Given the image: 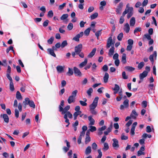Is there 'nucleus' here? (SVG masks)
I'll list each match as a JSON object with an SVG mask.
<instances>
[{"instance_id":"obj_1","label":"nucleus","mask_w":158,"mask_h":158,"mask_svg":"<svg viewBox=\"0 0 158 158\" xmlns=\"http://www.w3.org/2000/svg\"><path fill=\"white\" fill-rule=\"evenodd\" d=\"M82 48V45L81 44H80L75 47L74 50L77 55H78L81 58H83L84 57V55L83 53L81 52Z\"/></svg>"},{"instance_id":"obj_2","label":"nucleus","mask_w":158,"mask_h":158,"mask_svg":"<svg viewBox=\"0 0 158 158\" xmlns=\"http://www.w3.org/2000/svg\"><path fill=\"white\" fill-rule=\"evenodd\" d=\"M23 103L25 105H29L31 107H32L33 108L35 107V105L34 102L32 100H30L29 98H25V100L23 102Z\"/></svg>"},{"instance_id":"obj_3","label":"nucleus","mask_w":158,"mask_h":158,"mask_svg":"<svg viewBox=\"0 0 158 158\" xmlns=\"http://www.w3.org/2000/svg\"><path fill=\"white\" fill-rule=\"evenodd\" d=\"M99 99L98 97H96L93 103L89 106V110L95 109L98 105V102Z\"/></svg>"},{"instance_id":"obj_4","label":"nucleus","mask_w":158,"mask_h":158,"mask_svg":"<svg viewBox=\"0 0 158 158\" xmlns=\"http://www.w3.org/2000/svg\"><path fill=\"white\" fill-rule=\"evenodd\" d=\"M59 111L61 112V114H64L67 112L70 108V106L68 105L63 108L62 106H59Z\"/></svg>"},{"instance_id":"obj_5","label":"nucleus","mask_w":158,"mask_h":158,"mask_svg":"<svg viewBox=\"0 0 158 158\" xmlns=\"http://www.w3.org/2000/svg\"><path fill=\"white\" fill-rule=\"evenodd\" d=\"M129 102L128 99L125 100L123 102V104L120 106V109L121 110H123L124 108H127L129 106Z\"/></svg>"},{"instance_id":"obj_6","label":"nucleus","mask_w":158,"mask_h":158,"mask_svg":"<svg viewBox=\"0 0 158 158\" xmlns=\"http://www.w3.org/2000/svg\"><path fill=\"white\" fill-rule=\"evenodd\" d=\"M113 143H112V146L114 149L117 150L119 147L118 142L117 139H112Z\"/></svg>"},{"instance_id":"obj_7","label":"nucleus","mask_w":158,"mask_h":158,"mask_svg":"<svg viewBox=\"0 0 158 158\" xmlns=\"http://www.w3.org/2000/svg\"><path fill=\"white\" fill-rule=\"evenodd\" d=\"M114 43H113L112 37H109L107 40L106 48L107 49L109 48L112 45H114Z\"/></svg>"},{"instance_id":"obj_8","label":"nucleus","mask_w":158,"mask_h":158,"mask_svg":"<svg viewBox=\"0 0 158 158\" xmlns=\"http://www.w3.org/2000/svg\"><path fill=\"white\" fill-rule=\"evenodd\" d=\"M123 2H120L118 5L117 8L116 9V12L117 14H120L121 11L123 7Z\"/></svg>"},{"instance_id":"obj_9","label":"nucleus","mask_w":158,"mask_h":158,"mask_svg":"<svg viewBox=\"0 0 158 158\" xmlns=\"http://www.w3.org/2000/svg\"><path fill=\"white\" fill-rule=\"evenodd\" d=\"M73 70L76 76H81V73L78 69L75 67L73 68Z\"/></svg>"},{"instance_id":"obj_10","label":"nucleus","mask_w":158,"mask_h":158,"mask_svg":"<svg viewBox=\"0 0 158 158\" xmlns=\"http://www.w3.org/2000/svg\"><path fill=\"white\" fill-rule=\"evenodd\" d=\"M148 72L146 71H144L142 73L139 75V77L140 80H142L144 77H146L148 75Z\"/></svg>"},{"instance_id":"obj_11","label":"nucleus","mask_w":158,"mask_h":158,"mask_svg":"<svg viewBox=\"0 0 158 158\" xmlns=\"http://www.w3.org/2000/svg\"><path fill=\"white\" fill-rule=\"evenodd\" d=\"M83 32H81L80 34H77L73 38V40L77 41H79V39L81 37H82L83 35Z\"/></svg>"},{"instance_id":"obj_12","label":"nucleus","mask_w":158,"mask_h":158,"mask_svg":"<svg viewBox=\"0 0 158 158\" xmlns=\"http://www.w3.org/2000/svg\"><path fill=\"white\" fill-rule=\"evenodd\" d=\"M137 124V123L136 122L132 124L131 131V135H134L135 134V128Z\"/></svg>"},{"instance_id":"obj_13","label":"nucleus","mask_w":158,"mask_h":158,"mask_svg":"<svg viewBox=\"0 0 158 158\" xmlns=\"http://www.w3.org/2000/svg\"><path fill=\"white\" fill-rule=\"evenodd\" d=\"M127 9H130V11H133V8L132 7H130V4L129 3H128L126 5V8L125 9V10L123 13V16H125V15L127 14V12H126V11L127 10Z\"/></svg>"},{"instance_id":"obj_14","label":"nucleus","mask_w":158,"mask_h":158,"mask_svg":"<svg viewBox=\"0 0 158 158\" xmlns=\"http://www.w3.org/2000/svg\"><path fill=\"white\" fill-rule=\"evenodd\" d=\"M96 51V48H94L92 50L91 52L88 55L87 57L89 58H91L95 55Z\"/></svg>"},{"instance_id":"obj_15","label":"nucleus","mask_w":158,"mask_h":158,"mask_svg":"<svg viewBox=\"0 0 158 158\" xmlns=\"http://www.w3.org/2000/svg\"><path fill=\"white\" fill-rule=\"evenodd\" d=\"M76 98L72 96H70L68 99V102L69 104L74 103L75 101Z\"/></svg>"},{"instance_id":"obj_16","label":"nucleus","mask_w":158,"mask_h":158,"mask_svg":"<svg viewBox=\"0 0 158 158\" xmlns=\"http://www.w3.org/2000/svg\"><path fill=\"white\" fill-rule=\"evenodd\" d=\"M114 49L115 48L114 46H112L111 48H110L108 52V55L109 56L111 57L113 55Z\"/></svg>"},{"instance_id":"obj_17","label":"nucleus","mask_w":158,"mask_h":158,"mask_svg":"<svg viewBox=\"0 0 158 158\" xmlns=\"http://www.w3.org/2000/svg\"><path fill=\"white\" fill-rule=\"evenodd\" d=\"M130 29V28L129 24L128 23H127L124 25V30L127 33L129 32Z\"/></svg>"},{"instance_id":"obj_18","label":"nucleus","mask_w":158,"mask_h":158,"mask_svg":"<svg viewBox=\"0 0 158 158\" xmlns=\"http://www.w3.org/2000/svg\"><path fill=\"white\" fill-rule=\"evenodd\" d=\"M64 68V67H63L60 65L57 66L56 67L57 72L60 73L62 72L63 71Z\"/></svg>"},{"instance_id":"obj_19","label":"nucleus","mask_w":158,"mask_h":158,"mask_svg":"<svg viewBox=\"0 0 158 158\" xmlns=\"http://www.w3.org/2000/svg\"><path fill=\"white\" fill-rule=\"evenodd\" d=\"M88 119L90 122L89 125H94L95 123L94 120L92 118V116L91 115L88 117Z\"/></svg>"},{"instance_id":"obj_20","label":"nucleus","mask_w":158,"mask_h":158,"mask_svg":"<svg viewBox=\"0 0 158 158\" xmlns=\"http://www.w3.org/2000/svg\"><path fill=\"white\" fill-rule=\"evenodd\" d=\"M47 50L48 53L51 56H54V57H56V55L54 53L53 50L51 48H48Z\"/></svg>"},{"instance_id":"obj_21","label":"nucleus","mask_w":158,"mask_h":158,"mask_svg":"<svg viewBox=\"0 0 158 158\" xmlns=\"http://www.w3.org/2000/svg\"><path fill=\"white\" fill-rule=\"evenodd\" d=\"M126 55L125 53H123L121 61L123 64H125L126 63Z\"/></svg>"},{"instance_id":"obj_22","label":"nucleus","mask_w":158,"mask_h":158,"mask_svg":"<svg viewBox=\"0 0 158 158\" xmlns=\"http://www.w3.org/2000/svg\"><path fill=\"white\" fill-rule=\"evenodd\" d=\"M112 128V125L111 124L110 127L107 128V130L104 132V134L105 135H108V133L110 132Z\"/></svg>"},{"instance_id":"obj_23","label":"nucleus","mask_w":158,"mask_h":158,"mask_svg":"<svg viewBox=\"0 0 158 158\" xmlns=\"http://www.w3.org/2000/svg\"><path fill=\"white\" fill-rule=\"evenodd\" d=\"M87 59L86 58H85L84 60V61L79 64V67L80 68H82L87 63Z\"/></svg>"},{"instance_id":"obj_24","label":"nucleus","mask_w":158,"mask_h":158,"mask_svg":"<svg viewBox=\"0 0 158 158\" xmlns=\"http://www.w3.org/2000/svg\"><path fill=\"white\" fill-rule=\"evenodd\" d=\"M40 10L42 11L43 12L40 13V17L43 16L44 14L46 12V9L44 6H43L40 8Z\"/></svg>"},{"instance_id":"obj_25","label":"nucleus","mask_w":158,"mask_h":158,"mask_svg":"<svg viewBox=\"0 0 158 158\" xmlns=\"http://www.w3.org/2000/svg\"><path fill=\"white\" fill-rule=\"evenodd\" d=\"M109 77V75L107 73H106L103 77L104 82L105 83H107L108 82Z\"/></svg>"},{"instance_id":"obj_26","label":"nucleus","mask_w":158,"mask_h":158,"mask_svg":"<svg viewBox=\"0 0 158 158\" xmlns=\"http://www.w3.org/2000/svg\"><path fill=\"white\" fill-rule=\"evenodd\" d=\"M138 114L135 110H133L131 114V117L133 118H135L136 116H137Z\"/></svg>"},{"instance_id":"obj_27","label":"nucleus","mask_w":158,"mask_h":158,"mask_svg":"<svg viewBox=\"0 0 158 158\" xmlns=\"http://www.w3.org/2000/svg\"><path fill=\"white\" fill-rule=\"evenodd\" d=\"M135 22V19L134 17H132L130 20V24L131 26H134Z\"/></svg>"},{"instance_id":"obj_28","label":"nucleus","mask_w":158,"mask_h":158,"mask_svg":"<svg viewBox=\"0 0 158 158\" xmlns=\"http://www.w3.org/2000/svg\"><path fill=\"white\" fill-rule=\"evenodd\" d=\"M157 56V53L156 51H155L154 52L153 54L152 55H150L149 57V59L150 60L151 62L153 61V57L154 56H155L156 57V56Z\"/></svg>"},{"instance_id":"obj_29","label":"nucleus","mask_w":158,"mask_h":158,"mask_svg":"<svg viewBox=\"0 0 158 158\" xmlns=\"http://www.w3.org/2000/svg\"><path fill=\"white\" fill-rule=\"evenodd\" d=\"M2 117L4 121L6 123H8L9 121V118L8 116L6 114H4L2 115Z\"/></svg>"},{"instance_id":"obj_30","label":"nucleus","mask_w":158,"mask_h":158,"mask_svg":"<svg viewBox=\"0 0 158 158\" xmlns=\"http://www.w3.org/2000/svg\"><path fill=\"white\" fill-rule=\"evenodd\" d=\"M91 152V147L89 146H88L85 150V154L87 155L89 154Z\"/></svg>"},{"instance_id":"obj_31","label":"nucleus","mask_w":158,"mask_h":158,"mask_svg":"<svg viewBox=\"0 0 158 158\" xmlns=\"http://www.w3.org/2000/svg\"><path fill=\"white\" fill-rule=\"evenodd\" d=\"M125 69L126 70L129 72L133 71L135 69V68L130 66H126L125 67Z\"/></svg>"},{"instance_id":"obj_32","label":"nucleus","mask_w":158,"mask_h":158,"mask_svg":"<svg viewBox=\"0 0 158 158\" xmlns=\"http://www.w3.org/2000/svg\"><path fill=\"white\" fill-rule=\"evenodd\" d=\"M109 148V146L107 143H105L104 144V147L102 149V150L105 151L108 149Z\"/></svg>"},{"instance_id":"obj_33","label":"nucleus","mask_w":158,"mask_h":158,"mask_svg":"<svg viewBox=\"0 0 158 158\" xmlns=\"http://www.w3.org/2000/svg\"><path fill=\"white\" fill-rule=\"evenodd\" d=\"M64 114V116L66 115L67 118L68 117L69 118H73V115L69 111H68L67 113Z\"/></svg>"},{"instance_id":"obj_34","label":"nucleus","mask_w":158,"mask_h":158,"mask_svg":"<svg viewBox=\"0 0 158 158\" xmlns=\"http://www.w3.org/2000/svg\"><path fill=\"white\" fill-rule=\"evenodd\" d=\"M98 15V13L96 12L90 16V19H94L97 18Z\"/></svg>"},{"instance_id":"obj_35","label":"nucleus","mask_w":158,"mask_h":158,"mask_svg":"<svg viewBox=\"0 0 158 158\" xmlns=\"http://www.w3.org/2000/svg\"><path fill=\"white\" fill-rule=\"evenodd\" d=\"M91 30L90 27L88 28L84 31V33L86 36H88L90 33Z\"/></svg>"},{"instance_id":"obj_36","label":"nucleus","mask_w":158,"mask_h":158,"mask_svg":"<svg viewBox=\"0 0 158 158\" xmlns=\"http://www.w3.org/2000/svg\"><path fill=\"white\" fill-rule=\"evenodd\" d=\"M144 63L143 62H141L139 64L138 66V68L139 69H141L143 67Z\"/></svg>"},{"instance_id":"obj_37","label":"nucleus","mask_w":158,"mask_h":158,"mask_svg":"<svg viewBox=\"0 0 158 158\" xmlns=\"http://www.w3.org/2000/svg\"><path fill=\"white\" fill-rule=\"evenodd\" d=\"M16 98L18 99H20L22 98V96L20 92L19 91H17L16 92Z\"/></svg>"},{"instance_id":"obj_38","label":"nucleus","mask_w":158,"mask_h":158,"mask_svg":"<svg viewBox=\"0 0 158 158\" xmlns=\"http://www.w3.org/2000/svg\"><path fill=\"white\" fill-rule=\"evenodd\" d=\"M61 48H64L68 45L67 41L66 40L62 42L61 44Z\"/></svg>"},{"instance_id":"obj_39","label":"nucleus","mask_w":158,"mask_h":158,"mask_svg":"<svg viewBox=\"0 0 158 158\" xmlns=\"http://www.w3.org/2000/svg\"><path fill=\"white\" fill-rule=\"evenodd\" d=\"M54 38L53 36L51 37L48 40L47 42L49 44H52L54 40Z\"/></svg>"},{"instance_id":"obj_40","label":"nucleus","mask_w":158,"mask_h":158,"mask_svg":"<svg viewBox=\"0 0 158 158\" xmlns=\"http://www.w3.org/2000/svg\"><path fill=\"white\" fill-rule=\"evenodd\" d=\"M93 92V89L92 88H90L87 91V93L88 94V95L89 96H91V93Z\"/></svg>"},{"instance_id":"obj_41","label":"nucleus","mask_w":158,"mask_h":158,"mask_svg":"<svg viewBox=\"0 0 158 158\" xmlns=\"http://www.w3.org/2000/svg\"><path fill=\"white\" fill-rule=\"evenodd\" d=\"M123 33H120L118 36L117 39L119 41H121L122 40V38L123 37Z\"/></svg>"},{"instance_id":"obj_42","label":"nucleus","mask_w":158,"mask_h":158,"mask_svg":"<svg viewBox=\"0 0 158 158\" xmlns=\"http://www.w3.org/2000/svg\"><path fill=\"white\" fill-rule=\"evenodd\" d=\"M102 30H99L97 32H96L95 33V35L97 37L98 39L99 36L101 35V31Z\"/></svg>"},{"instance_id":"obj_43","label":"nucleus","mask_w":158,"mask_h":158,"mask_svg":"<svg viewBox=\"0 0 158 158\" xmlns=\"http://www.w3.org/2000/svg\"><path fill=\"white\" fill-rule=\"evenodd\" d=\"M68 17V15L67 14H63L60 17V19L63 20L67 19Z\"/></svg>"},{"instance_id":"obj_44","label":"nucleus","mask_w":158,"mask_h":158,"mask_svg":"<svg viewBox=\"0 0 158 158\" xmlns=\"http://www.w3.org/2000/svg\"><path fill=\"white\" fill-rule=\"evenodd\" d=\"M92 147L93 150H95L97 147V145L95 143H94L92 145Z\"/></svg>"},{"instance_id":"obj_45","label":"nucleus","mask_w":158,"mask_h":158,"mask_svg":"<svg viewBox=\"0 0 158 158\" xmlns=\"http://www.w3.org/2000/svg\"><path fill=\"white\" fill-rule=\"evenodd\" d=\"M73 71L72 69H71L70 68H69V71L67 73L69 74V76H71L73 74Z\"/></svg>"},{"instance_id":"obj_46","label":"nucleus","mask_w":158,"mask_h":158,"mask_svg":"<svg viewBox=\"0 0 158 158\" xmlns=\"http://www.w3.org/2000/svg\"><path fill=\"white\" fill-rule=\"evenodd\" d=\"M122 76L123 78L124 79H127L128 78L127 76L126 75V73L124 71L123 72H122Z\"/></svg>"},{"instance_id":"obj_47","label":"nucleus","mask_w":158,"mask_h":158,"mask_svg":"<svg viewBox=\"0 0 158 158\" xmlns=\"http://www.w3.org/2000/svg\"><path fill=\"white\" fill-rule=\"evenodd\" d=\"M73 27V25L72 23H69L68 26L67 28L69 30H71L72 29Z\"/></svg>"},{"instance_id":"obj_48","label":"nucleus","mask_w":158,"mask_h":158,"mask_svg":"<svg viewBox=\"0 0 158 158\" xmlns=\"http://www.w3.org/2000/svg\"><path fill=\"white\" fill-rule=\"evenodd\" d=\"M90 129H89L90 131L93 132L96 130V127L94 126H90Z\"/></svg>"},{"instance_id":"obj_49","label":"nucleus","mask_w":158,"mask_h":158,"mask_svg":"<svg viewBox=\"0 0 158 158\" xmlns=\"http://www.w3.org/2000/svg\"><path fill=\"white\" fill-rule=\"evenodd\" d=\"M78 92V91L77 90H75L73 91L72 93V95H71V96H72L73 97L76 98V97L77 95V94Z\"/></svg>"},{"instance_id":"obj_50","label":"nucleus","mask_w":158,"mask_h":158,"mask_svg":"<svg viewBox=\"0 0 158 158\" xmlns=\"http://www.w3.org/2000/svg\"><path fill=\"white\" fill-rule=\"evenodd\" d=\"M10 90L11 91H13L14 90V86L13 83V82H10Z\"/></svg>"},{"instance_id":"obj_51","label":"nucleus","mask_w":158,"mask_h":158,"mask_svg":"<svg viewBox=\"0 0 158 158\" xmlns=\"http://www.w3.org/2000/svg\"><path fill=\"white\" fill-rule=\"evenodd\" d=\"M53 14L52 10H50L48 11V17H49L50 18H52L53 17Z\"/></svg>"},{"instance_id":"obj_52","label":"nucleus","mask_w":158,"mask_h":158,"mask_svg":"<svg viewBox=\"0 0 158 158\" xmlns=\"http://www.w3.org/2000/svg\"><path fill=\"white\" fill-rule=\"evenodd\" d=\"M90 136H86L85 139V143L87 144L90 141Z\"/></svg>"},{"instance_id":"obj_53","label":"nucleus","mask_w":158,"mask_h":158,"mask_svg":"<svg viewBox=\"0 0 158 158\" xmlns=\"http://www.w3.org/2000/svg\"><path fill=\"white\" fill-rule=\"evenodd\" d=\"M98 152L99 153V155L97 156V158H101L102 156V153L100 149H99L98 150Z\"/></svg>"},{"instance_id":"obj_54","label":"nucleus","mask_w":158,"mask_h":158,"mask_svg":"<svg viewBox=\"0 0 158 158\" xmlns=\"http://www.w3.org/2000/svg\"><path fill=\"white\" fill-rule=\"evenodd\" d=\"M79 102L81 105L83 106H86L87 105V103L83 101L80 100Z\"/></svg>"},{"instance_id":"obj_55","label":"nucleus","mask_w":158,"mask_h":158,"mask_svg":"<svg viewBox=\"0 0 158 158\" xmlns=\"http://www.w3.org/2000/svg\"><path fill=\"white\" fill-rule=\"evenodd\" d=\"M90 113L96 115L97 114V112L95 109L89 110Z\"/></svg>"},{"instance_id":"obj_56","label":"nucleus","mask_w":158,"mask_h":158,"mask_svg":"<svg viewBox=\"0 0 158 158\" xmlns=\"http://www.w3.org/2000/svg\"><path fill=\"white\" fill-rule=\"evenodd\" d=\"M120 89L119 86L117 84H115L114 85V87L113 89V90H117L119 91Z\"/></svg>"},{"instance_id":"obj_57","label":"nucleus","mask_w":158,"mask_h":158,"mask_svg":"<svg viewBox=\"0 0 158 158\" xmlns=\"http://www.w3.org/2000/svg\"><path fill=\"white\" fill-rule=\"evenodd\" d=\"M133 11H130L128 13H127V19L130 18L132 15H133Z\"/></svg>"},{"instance_id":"obj_58","label":"nucleus","mask_w":158,"mask_h":158,"mask_svg":"<svg viewBox=\"0 0 158 158\" xmlns=\"http://www.w3.org/2000/svg\"><path fill=\"white\" fill-rule=\"evenodd\" d=\"M15 116L17 118H18L19 116V111L17 109H15Z\"/></svg>"},{"instance_id":"obj_59","label":"nucleus","mask_w":158,"mask_h":158,"mask_svg":"<svg viewBox=\"0 0 158 158\" xmlns=\"http://www.w3.org/2000/svg\"><path fill=\"white\" fill-rule=\"evenodd\" d=\"M124 16H123L122 15V16H121L120 17V20H119V23L120 24H122L124 22Z\"/></svg>"},{"instance_id":"obj_60","label":"nucleus","mask_w":158,"mask_h":158,"mask_svg":"<svg viewBox=\"0 0 158 158\" xmlns=\"http://www.w3.org/2000/svg\"><path fill=\"white\" fill-rule=\"evenodd\" d=\"M66 3H63L62 4L59 6V10H61L63 9L64 7L65 6Z\"/></svg>"},{"instance_id":"obj_61","label":"nucleus","mask_w":158,"mask_h":158,"mask_svg":"<svg viewBox=\"0 0 158 158\" xmlns=\"http://www.w3.org/2000/svg\"><path fill=\"white\" fill-rule=\"evenodd\" d=\"M142 105L145 108L147 106V102L146 101H144L142 102Z\"/></svg>"},{"instance_id":"obj_62","label":"nucleus","mask_w":158,"mask_h":158,"mask_svg":"<svg viewBox=\"0 0 158 158\" xmlns=\"http://www.w3.org/2000/svg\"><path fill=\"white\" fill-rule=\"evenodd\" d=\"M118 55L117 53H115L113 56V59L114 60H118Z\"/></svg>"},{"instance_id":"obj_63","label":"nucleus","mask_w":158,"mask_h":158,"mask_svg":"<svg viewBox=\"0 0 158 158\" xmlns=\"http://www.w3.org/2000/svg\"><path fill=\"white\" fill-rule=\"evenodd\" d=\"M48 23L49 21L48 20H46L43 23V26L44 27H47L48 25Z\"/></svg>"},{"instance_id":"obj_64","label":"nucleus","mask_w":158,"mask_h":158,"mask_svg":"<svg viewBox=\"0 0 158 158\" xmlns=\"http://www.w3.org/2000/svg\"><path fill=\"white\" fill-rule=\"evenodd\" d=\"M128 43L130 45H132L133 44V41L132 40L130 39L128 40Z\"/></svg>"}]
</instances>
